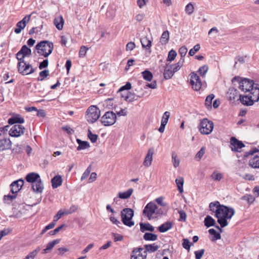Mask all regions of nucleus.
Instances as JSON below:
<instances>
[{"label":"nucleus","mask_w":259,"mask_h":259,"mask_svg":"<svg viewBox=\"0 0 259 259\" xmlns=\"http://www.w3.org/2000/svg\"><path fill=\"white\" fill-rule=\"evenodd\" d=\"M140 231L142 232H144L146 231H149L153 232L154 231V227L151 225L149 223H141L140 224Z\"/></svg>","instance_id":"a878e982"},{"label":"nucleus","mask_w":259,"mask_h":259,"mask_svg":"<svg viewBox=\"0 0 259 259\" xmlns=\"http://www.w3.org/2000/svg\"><path fill=\"white\" fill-rule=\"evenodd\" d=\"M208 232L210 235L213 236L215 240L220 239L221 238L220 233L217 232L214 229H210Z\"/></svg>","instance_id":"de8ad7c7"},{"label":"nucleus","mask_w":259,"mask_h":259,"mask_svg":"<svg viewBox=\"0 0 259 259\" xmlns=\"http://www.w3.org/2000/svg\"><path fill=\"white\" fill-rule=\"evenodd\" d=\"M214 98L213 94H211L208 96L205 99V105L207 106H210L212 103V100Z\"/></svg>","instance_id":"e2e57ef3"},{"label":"nucleus","mask_w":259,"mask_h":259,"mask_svg":"<svg viewBox=\"0 0 259 259\" xmlns=\"http://www.w3.org/2000/svg\"><path fill=\"white\" fill-rule=\"evenodd\" d=\"M194 9L193 5L190 3L186 6L185 11L187 14L190 15L193 13Z\"/></svg>","instance_id":"603ef678"},{"label":"nucleus","mask_w":259,"mask_h":259,"mask_svg":"<svg viewBox=\"0 0 259 259\" xmlns=\"http://www.w3.org/2000/svg\"><path fill=\"white\" fill-rule=\"evenodd\" d=\"M88 136L92 143L96 142L98 138V136L96 134H92L90 130L88 131Z\"/></svg>","instance_id":"bf43d9fd"},{"label":"nucleus","mask_w":259,"mask_h":259,"mask_svg":"<svg viewBox=\"0 0 259 259\" xmlns=\"http://www.w3.org/2000/svg\"><path fill=\"white\" fill-rule=\"evenodd\" d=\"M239 95L238 91L234 88H230L227 94V98L232 102H234Z\"/></svg>","instance_id":"dca6fc26"},{"label":"nucleus","mask_w":259,"mask_h":259,"mask_svg":"<svg viewBox=\"0 0 259 259\" xmlns=\"http://www.w3.org/2000/svg\"><path fill=\"white\" fill-rule=\"evenodd\" d=\"M222 205V204H221L218 201L212 202L209 203V209L212 212H215V214H216V210L218 209L220 206H221Z\"/></svg>","instance_id":"4c0bfd02"},{"label":"nucleus","mask_w":259,"mask_h":259,"mask_svg":"<svg viewBox=\"0 0 259 259\" xmlns=\"http://www.w3.org/2000/svg\"><path fill=\"white\" fill-rule=\"evenodd\" d=\"M205 252V250L204 249H201L200 250L195 251L194 254L195 255L196 259H201L204 254Z\"/></svg>","instance_id":"680f3d73"},{"label":"nucleus","mask_w":259,"mask_h":259,"mask_svg":"<svg viewBox=\"0 0 259 259\" xmlns=\"http://www.w3.org/2000/svg\"><path fill=\"white\" fill-rule=\"evenodd\" d=\"M35 48L38 54L45 57H47L52 53L54 45L53 42L45 40L38 43Z\"/></svg>","instance_id":"f03ea898"},{"label":"nucleus","mask_w":259,"mask_h":259,"mask_svg":"<svg viewBox=\"0 0 259 259\" xmlns=\"http://www.w3.org/2000/svg\"><path fill=\"white\" fill-rule=\"evenodd\" d=\"M78 209V206L76 205H71L69 209H64V213L65 215H68L75 212Z\"/></svg>","instance_id":"37998d69"},{"label":"nucleus","mask_w":259,"mask_h":259,"mask_svg":"<svg viewBox=\"0 0 259 259\" xmlns=\"http://www.w3.org/2000/svg\"><path fill=\"white\" fill-rule=\"evenodd\" d=\"M116 120V115L113 111L106 112L101 118V122L105 126L113 125Z\"/></svg>","instance_id":"423d86ee"},{"label":"nucleus","mask_w":259,"mask_h":259,"mask_svg":"<svg viewBox=\"0 0 259 259\" xmlns=\"http://www.w3.org/2000/svg\"><path fill=\"white\" fill-rule=\"evenodd\" d=\"M173 227V223L171 222H166L158 227V230L161 233H164L171 229Z\"/></svg>","instance_id":"4be33fe9"},{"label":"nucleus","mask_w":259,"mask_h":259,"mask_svg":"<svg viewBox=\"0 0 259 259\" xmlns=\"http://www.w3.org/2000/svg\"><path fill=\"white\" fill-rule=\"evenodd\" d=\"M230 146H245V145L241 142L238 140L235 137H231L230 139Z\"/></svg>","instance_id":"a18cd8bd"},{"label":"nucleus","mask_w":259,"mask_h":259,"mask_svg":"<svg viewBox=\"0 0 259 259\" xmlns=\"http://www.w3.org/2000/svg\"><path fill=\"white\" fill-rule=\"evenodd\" d=\"M60 242L59 239L54 240L48 243L46 248L43 250L42 253H47L50 250L54 247V246Z\"/></svg>","instance_id":"7c9ffc66"},{"label":"nucleus","mask_w":259,"mask_h":259,"mask_svg":"<svg viewBox=\"0 0 259 259\" xmlns=\"http://www.w3.org/2000/svg\"><path fill=\"white\" fill-rule=\"evenodd\" d=\"M142 47L146 49H149L151 47L152 42L147 37H144L141 39Z\"/></svg>","instance_id":"f704fd0d"},{"label":"nucleus","mask_w":259,"mask_h":259,"mask_svg":"<svg viewBox=\"0 0 259 259\" xmlns=\"http://www.w3.org/2000/svg\"><path fill=\"white\" fill-rule=\"evenodd\" d=\"M12 142L9 139H4L0 141V146H11Z\"/></svg>","instance_id":"338daca9"},{"label":"nucleus","mask_w":259,"mask_h":259,"mask_svg":"<svg viewBox=\"0 0 259 259\" xmlns=\"http://www.w3.org/2000/svg\"><path fill=\"white\" fill-rule=\"evenodd\" d=\"M249 165L254 168H259V156H255L249 161Z\"/></svg>","instance_id":"e433bc0d"},{"label":"nucleus","mask_w":259,"mask_h":259,"mask_svg":"<svg viewBox=\"0 0 259 259\" xmlns=\"http://www.w3.org/2000/svg\"><path fill=\"white\" fill-rule=\"evenodd\" d=\"M192 245V243H191L188 239L184 238L182 240V246L185 249H187L188 252L190 251V247Z\"/></svg>","instance_id":"79ce46f5"},{"label":"nucleus","mask_w":259,"mask_h":259,"mask_svg":"<svg viewBox=\"0 0 259 259\" xmlns=\"http://www.w3.org/2000/svg\"><path fill=\"white\" fill-rule=\"evenodd\" d=\"M179 53L181 56V58H184L187 53V48L185 46L181 47L179 49Z\"/></svg>","instance_id":"052dcab7"},{"label":"nucleus","mask_w":259,"mask_h":259,"mask_svg":"<svg viewBox=\"0 0 259 259\" xmlns=\"http://www.w3.org/2000/svg\"><path fill=\"white\" fill-rule=\"evenodd\" d=\"M177 155L175 153H172V159L174 166L175 168L177 167L180 164V160L179 159H177Z\"/></svg>","instance_id":"13d9d810"},{"label":"nucleus","mask_w":259,"mask_h":259,"mask_svg":"<svg viewBox=\"0 0 259 259\" xmlns=\"http://www.w3.org/2000/svg\"><path fill=\"white\" fill-rule=\"evenodd\" d=\"M184 180L183 177H179L176 179V183L177 184V186L178 187V189L180 193H182L183 192V185H184Z\"/></svg>","instance_id":"2f4dec72"},{"label":"nucleus","mask_w":259,"mask_h":259,"mask_svg":"<svg viewBox=\"0 0 259 259\" xmlns=\"http://www.w3.org/2000/svg\"><path fill=\"white\" fill-rule=\"evenodd\" d=\"M154 153V148H151L148 150L143 163L145 166L149 167L151 165Z\"/></svg>","instance_id":"4468645a"},{"label":"nucleus","mask_w":259,"mask_h":259,"mask_svg":"<svg viewBox=\"0 0 259 259\" xmlns=\"http://www.w3.org/2000/svg\"><path fill=\"white\" fill-rule=\"evenodd\" d=\"M216 211L214 217L218 219V223L222 228H224L228 225L227 220L231 219L235 212L233 208L223 204L220 206Z\"/></svg>","instance_id":"f257e3e1"},{"label":"nucleus","mask_w":259,"mask_h":259,"mask_svg":"<svg viewBox=\"0 0 259 259\" xmlns=\"http://www.w3.org/2000/svg\"><path fill=\"white\" fill-rule=\"evenodd\" d=\"M177 52L175 50H170L168 53L167 60L169 61L170 62L174 60L176 57L177 56Z\"/></svg>","instance_id":"09e8293b"},{"label":"nucleus","mask_w":259,"mask_h":259,"mask_svg":"<svg viewBox=\"0 0 259 259\" xmlns=\"http://www.w3.org/2000/svg\"><path fill=\"white\" fill-rule=\"evenodd\" d=\"M211 178L214 181H220L223 178V175L217 171H214L211 175Z\"/></svg>","instance_id":"49530a36"},{"label":"nucleus","mask_w":259,"mask_h":259,"mask_svg":"<svg viewBox=\"0 0 259 259\" xmlns=\"http://www.w3.org/2000/svg\"><path fill=\"white\" fill-rule=\"evenodd\" d=\"M88 50V49L85 46L81 47L80 50H79V57L82 58V57H84L87 53Z\"/></svg>","instance_id":"69168bd1"},{"label":"nucleus","mask_w":259,"mask_h":259,"mask_svg":"<svg viewBox=\"0 0 259 259\" xmlns=\"http://www.w3.org/2000/svg\"><path fill=\"white\" fill-rule=\"evenodd\" d=\"M25 26V24H24L21 21L18 22L16 24V27L15 28V32L17 34L20 33L21 30L23 29Z\"/></svg>","instance_id":"c03bdc74"},{"label":"nucleus","mask_w":259,"mask_h":259,"mask_svg":"<svg viewBox=\"0 0 259 259\" xmlns=\"http://www.w3.org/2000/svg\"><path fill=\"white\" fill-rule=\"evenodd\" d=\"M100 116V110L96 106H90L87 111L86 117L88 122L94 123Z\"/></svg>","instance_id":"20e7f679"},{"label":"nucleus","mask_w":259,"mask_h":259,"mask_svg":"<svg viewBox=\"0 0 259 259\" xmlns=\"http://www.w3.org/2000/svg\"><path fill=\"white\" fill-rule=\"evenodd\" d=\"M255 85L253 80L248 78H243L239 82V88L241 91L248 93Z\"/></svg>","instance_id":"6e6552de"},{"label":"nucleus","mask_w":259,"mask_h":259,"mask_svg":"<svg viewBox=\"0 0 259 259\" xmlns=\"http://www.w3.org/2000/svg\"><path fill=\"white\" fill-rule=\"evenodd\" d=\"M190 83L192 88L195 91H199L201 87V81L199 76L194 72L190 74Z\"/></svg>","instance_id":"9d476101"},{"label":"nucleus","mask_w":259,"mask_h":259,"mask_svg":"<svg viewBox=\"0 0 259 259\" xmlns=\"http://www.w3.org/2000/svg\"><path fill=\"white\" fill-rule=\"evenodd\" d=\"M157 235L151 233H145L143 238L146 241H155L157 239Z\"/></svg>","instance_id":"c9c22d12"},{"label":"nucleus","mask_w":259,"mask_h":259,"mask_svg":"<svg viewBox=\"0 0 259 259\" xmlns=\"http://www.w3.org/2000/svg\"><path fill=\"white\" fill-rule=\"evenodd\" d=\"M147 253L144 251L143 247L134 248L132 251L131 259H146Z\"/></svg>","instance_id":"f8f14e48"},{"label":"nucleus","mask_w":259,"mask_h":259,"mask_svg":"<svg viewBox=\"0 0 259 259\" xmlns=\"http://www.w3.org/2000/svg\"><path fill=\"white\" fill-rule=\"evenodd\" d=\"M142 74L143 78L147 81H151L152 79V73L149 70L143 71Z\"/></svg>","instance_id":"a19ab883"},{"label":"nucleus","mask_w":259,"mask_h":259,"mask_svg":"<svg viewBox=\"0 0 259 259\" xmlns=\"http://www.w3.org/2000/svg\"><path fill=\"white\" fill-rule=\"evenodd\" d=\"M204 225L207 228L214 226L215 221L210 215H207L204 221Z\"/></svg>","instance_id":"473e14b6"},{"label":"nucleus","mask_w":259,"mask_h":259,"mask_svg":"<svg viewBox=\"0 0 259 259\" xmlns=\"http://www.w3.org/2000/svg\"><path fill=\"white\" fill-rule=\"evenodd\" d=\"M18 71L22 75H28L33 73L36 69H34L30 64L26 62L21 61L18 63Z\"/></svg>","instance_id":"0eeeda50"},{"label":"nucleus","mask_w":259,"mask_h":259,"mask_svg":"<svg viewBox=\"0 0 259 259\" xmlns=\"http://www.w3.org/2000/svg\"><path fill=\"white\" fill-rule=\"evenodd\" d=\"M208 67L207 65H203L199 68L198 72L201 76L204 77L205 74L208 71Z\"/></svg>","instance_id":"8fccbe9b"},{"label":"nucleus","mask_w":259,"mask_h":259,"mask_svg":"<svg viewBox=\"0 0 259 259\" xmlns=\"http://www.w3.org/2000/svg\"><path fill=\"white\" fill-rule=\"evenodd\" d=\"M40 179V176L37 173L31 172L27 174L25 177L26 181L30 183L32 185Z\"/></svg>","instance_id":"aec40b11"},{"label":"nucleus","mask_w":259,"mask_h":259,"mask_svg":"<svg viewBox=\"0 0 259 259\" xmlns=\"http://www.w3.org/2000/svg\"><path fill=\"white\" fill-rule=\"evenodd\" d=\"M17 197L16 194H13V195H5L4 196L3 200L4 203L10 204L12 201L15 199Z\"/></svg>","instance_id":"58836bf2"},{"label":"nucleus","mask_w":259,"mask_h":259,"mask_svg":"<svg viewBox=\"0 0 259 259\" xmlns=\"http://www.w3.org/2000/svg\"><path fill=\"white\" fill-rule=\"evenodd\" d=\"M44 188V185L41 179L31 185L32 190L36 193H42Z\"/></svg>","instance_id":"f3484780"},{"label":"nucleus","mask_w":259,"mask_h":259,"mask_svg":"<svg viewBox=\"0 0 259 259\" xmlns=\"http://www.w3.org/2000/svg\"><path fill=\"white\" fill-rule=\"evenodd\" d=\"M200 49L199 44H197L194 46L193 49H191L189 52V55L191 56L194 55L196 52H198Z\"/></svg>","instance_id":"4d7b16f0"},{"label":"nucleus","mask_w":259,"mask_h":259,"mask_svg":"<svg viewBox=\"0 0 259 259\" xmlns=\"http://www.w3.org/2000/svg\"><path fill=\"white\" fill-rule=\"evenodd\" d=\"M63 215H65L64 213V211H62V210H60L57 214L54 217L53 222L56 223L58 220H59L61 217Z\"/></svg>","instance_id":"774afa93"},{"label":"nucleus","mask_w":259,"mask_h":259,"mask_svg":"<svg viewBox=\"0 0 259 259\" xmlns=\"http://www.w3.org/2000/svg\"><path fill=\"white\" fill-rule=\"evenodd\" d=\"M144 251L147 254V252L152 253L154 252L159 248V246L156 245L155 243L150 244H146L144 246Z\"/></svg>","instance_id":"5701e85b"},{"label":"nucleus","mask_w":259,"mask_h":259,"mask_svg":"<svg viewBox=\"0 0 259 259\" xmlns=\"http://www.w3.org/2000/svg\"><path fill=\"white\" fill-rule=\"evenodd\" d=\"M64 225H62L56 228L54 230L50 231L48 233V234L49 235H51V236L55 235V234L58 233L64 227Z\"/></svg>","instance_id":"0e129e2a"},{"label":"nucleus","mask_w":259,"mask_h":259,"mask_svg":"<svg viewBox=\"0 0 259 259\" xmlns=\"http://www.w3.org/2000/svg\"><path fill=\"white\" fill-rule=\"evenodd\" d=\"M133 189L132 188L128 189L126 191L123 192H119L118 193V197L120 199H127L132 194L133 192Z\"/></svg>","instance_id":"c85d7f7f"},{"label":"nucleus","mask_w":259,"mask_h":259,"mask_svg":"<svg viewBox=\"0 0 259 259\" xmlns=\"http://www.w3.org/2000/svg\"><path fill=\"white\" fill-rule=\"evenodd\" d=\"M169 38V33L168 31H164L160 37V42L162 45H165L168 42Z\"/></svg>","instance_id":"72a5a7b5"},{"label":"nucleus","mask_w":259,"mask_h":259,"mask_svg":"<svg viewBox=\"0 0 259 259\" xmlns=\"http://www.w3.org/2000/svg\"><path fill=\"white\" fill-rule=\"evenodd\" d=\"M170 116V113L168 111H165L162 116L161 125L158 129V131L160 133H163L164 131L165 126L167 124L168 119Z\"/></svg>","instance_id":"6ab92c4d"},{"label":"nucleus","mask_w":259,"mask_h":259,"mask_svg":"<svg viewBox=\"0 0 259 259\" xmlns=\"http://www.w3.org/2000/svg\"><path fill=\"white\" fill-rule=\"evenodd\" d=\"M92 170V166L91 165H90L88 168L86 169L85 171L82 174L81 177V180L82 181L84 179H85L88 176H89L91 171Z\"/></svg>","instance_id":"5fc2aeb1"},{"label":"nucleus","mask_w":259,"mask_h":259,"mask_svg":"<svg viewBox=\"0 0 259 259\" xmlns=\"http://www.w3.org/2000/svg\"><path fill=\"white\" fill-rule=\"evenodd\" d=\"M40 250V247H37L34 250L29 252L23 259H34Z\"/></svg>","instance_id":"c756f323"},{"label":"nucleus","mask_w":259,"mask_h":259,"mask_svg":"<svg viewBox=\"0 0 259 259\" xmlns=\"http://www.w3.org/2000/svg\"><path fill=\"white\" fill-rule=\"evenodd\" d=\"M157 208V205L155 203L150 202L144 207L143 211V215L150 220L152 218V216L155 213Z\"/></svg>","instance_id":"1a4fd4ad"},{"label":"nucleus","mask_w":259,"mask_h":259,"mask_svg":"<svg viewBox=\"0 0 259 259\" xmlns=\"http://www.w3.org/2000/svg\"><path fill=\"white\" fill-rule=\"evenodd\" d=\"M25 127L19 124H15L9 131V135L11 137H18L24 133Z\"/></svg>","instance_id":"9b49d317"},{"label":"nucleus","mask_w":259,"mask_h":259,"mask_svg":"<svg viewBox=\"0 0 259 259\" xmlns=\"http://www.w3.org/2000/svg\"><path fill=\"white\" fill-rule=\"evenodd\" d=\"M213 128V123L212 121L206 118H204L200 121L199 130L202 134L208 135L212 132Z\"/></svg>","instance_id":"39448f33"},{"label":"nucleus","mask_w":259,"mask_h":259,"mask_svg":"<svg viewBox=\"0 0 259 259\" xmlns=\"http://www.w3.org/2000/svg\"><path fill=\"white\" fill-rule=\"evenodd\" d=\"M24 122V119L19 116H13L8 119V123L10 124H14L15 123H23Z\"/></svg>","instance_id":"bb28decb"},{"label":"nucleus","mask_w":259,"mask_h":259,"mask_svg":"<svg viewBox=\"0 0 259 259\" xmlns=\"http://www.w3.org/2000/svg\"><path fill=\"white\" fill-rule=\"evenodd\" d=\"M174 73L175 72L171 69L170 67V68L165 69L163 73L164 78L166 79H170L174 75Z\"/></svg>","instance_id":"ea45409f"},{"label":"nucleus","mask_w":259,"mask_h":259,"mask_svg":"<svg viewBox=\"0 0 259 259\" xmlns=\"http://www.w3.org/2000/svg\"><path fill=\"white\" fill-rule=\"evenodd\" d=\"M64 19L63 17L61 16L56 17L54 20V24L56 26V28L60 30L63 29L64 25Z\"/></svg>","instance_id":"b1692460"},{"label":"nucleus","mask_w":259,"mask_h":259,"mask_svg":"<svg viewBox=\"0 0 259 259\" xmlns=\"http://www.w3.org/2000/svg\"><path fill=\"white\" fill-rule=\"evenodd\" d=\"M24 181L22 179H19L17 181L13 182L11 184V192L12 194H16L22 188L24 185Z\"/></svg>","instance_id":"ddd939ff"},{"label":"nucleus","mask_w":259,"mask_h":259,"mask_svg":"<svg viewBox=\"0 0 259 259\" xmlns=\"http://www.w3.org/2000/svg\"><path fill=\"white\" fill-rule=\"evenodd\" d=\"M49 75V71L48 70H45L39 73V77L38 78V80L42 81L45 78L47 77Z\"/></svg>","instance_id":"3c124183"},{"label":"nucleus","mask_w":259,"mask_h":259,"mask_svg":"<svg viewBox=\"0 0 259 259\" xmlns=\"http://www.w3.org/2000/svg\"><path fill=\"white\" fill-rule=\"evenodd\" d=\"M135 94L130 92H127L126 94L121 95V98L129 103L133 102L135 100Z\"/></svg>","instance_id":"393cba45"},{"label":"nucleus","mask_w":259,"mask_h":259,"mask_svg":"<svg viewBox=\"0 0 259 259\" xmlns=\"http://www.w3.org/2000/svg\"><path fill=\"white\" fill-rule=\"evenodd\" d=\"M22 54L25 57L29 56L31 55V50L28 48L26 45L23 46L21 50L18 52V56H21Z\"/></svg>","instance_id":"cd10ccee"},{"label":"nucleus","mask_w":259,"mask_h":259,"mask_svg":"<svg viewBox=\"0 0 259 259\" xmlns=\"http://www.w3.org/2000/svg\"><path fill=\"white\" fill-rule=\"evenodd\" d=\"M62 179L60 175L54 177L51 180L52 186L53 189H56L60 186L62 184Z\"/></svg>","instance_id":"412c9836"},{"label":"nucleus","mask_w":259,"mask_h":259,"mask_svg":"<svg viewBox=\"0 0 259 259\" xmlns=\"http://www.w3.org/2000/svg\"><path fill=\"white\" fill-rule=\"evenodd\" d=\"M239 100L243 105L247 106H252L255 102L248 94L246 95H239Z\"/></svg>","instance_id":"2eb2a0df"},{"label":"nucleus","mask_w":259,"mask_h":259,"mask_svg":"<svg viewBox=\"0 0 259 259\" xmlns=\"http://www.w3.org/2000/svg\"><path fill=\"white\" fill-rule=\"evenodd\" d=\"M248 94L250 95L254 102H258L259 101V88L258 84H255L254 87L248 92Z\"/></svg>","instance_id":"a211bd4d"},{"label":"nucleus","mask_w":259,"mask_h":259,"mask_svg":"<svg viewBox=\"0 0 259 259\" xmlns=\"http://www.w3.org/2000/svg\"><path fill=\"white\" fill-rule=\"evenodd\" d=\"M12 147H4V148H3L2 149V150H8V149H11L12 151V152L13 153H19L21 152V147H16L15 148H11Z\"/></svg>","instance_id":"6e6d98bb"},{"label":"nucleus","mask_w":259,"mask_h":259,"mask_svg":"<svg viewBox=\"0 0 259 259\" xmlns=\"http://www.w3.org/2000/svg\"><path fill=\"white\" fill-rule=\"evenodd\" d=\"M56 225V223L54 222H52V223H50L49 225L46 226L44 229L41 231L40 233V235H43L45 234L48 230L51 229L53 228Z\"/></svg>","instance_id":"864d4df0"},{"label":"nucleus","mask_w":259,"mask_h":259,"mask_svg":"<svg viewBox=\"0 0 259 259\" xmlns=\"http://www.w3.org/2000/svg\"><path fill=\"white\" fill-rule=\"evenodd\" d=\"M134 210L129 208L123 209L121 212V221L124 225L128 227H132L135 223L132 221L134 216Z\"/></svg>","instance_id":"7ed1b4c3"}]
</instances>
